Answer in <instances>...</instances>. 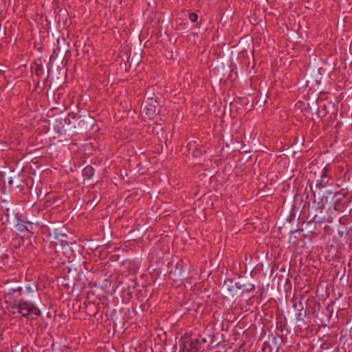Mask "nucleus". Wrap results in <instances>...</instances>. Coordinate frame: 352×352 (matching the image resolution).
I'll return each mask as SVG.
<instances>
[{"instance_id":"nucleus-1","label":"nucleus","mask_w":352,"mask_h":352,"mask_svg":"<svg viewBox=\"0 0 352 352\" xmlns=\"http://www.w3.org/2000/svg\"><path fill=\"white\" fill-rule=\"evenodd\" d=\"M16 306L18 312L24 317L31 316L32 319H34V316H38L41 314L40 310L27 300L21 299L16 302Z\"/></svg>"},{"instance_id":"nucleus-2","label":"nucleus","mask_w":352,"mask_h":352,"mask_svg":"<svg viewBox=\"0 0 352 352\" xmlns=\"http://www.w3.org/2000/svg\"><path fill=\"white\" fill-rule=\"evenodd\" d=\"M160 107L158 105V103L156 100H154L152 98H148L147 100H146L142 106V113H145V115L149 119H154L160 113Z\"/></svg>"},{"instance_id":"nucleus-3","label":"nucleus","mask_w":352,"mask_h":352,"mask_svg":"<svg viewBox=\"0 0 352 352\" xmlns=\"http://www.w3.org/2000/svg\"><path fill=\"white\" fill-rule=\"evenodd\" d=\"M181 352H201L200 343L198 340L183 341Z\"/></svg>"},{"instance_id":"nucleus-4","label":"nucleus","mask_w":352,"mask_h":352,"mask_svg":"<svg viewBox=\"0 0 352 352\" xmlns=\"http://www.w3.org/2000/svg\"><path fill=\"white\" fill-rule=\"evenodd\" d=\"M239 292L243 294L250 292L254 289V285L251 283L250 280L243 277H239L237 280Z\"/></svg>"},{"instance_id":"nucleus-5","label":"nucleus","mask_w":352,"mask_h":352,"mask_svg":"<svg viewBox=\"0 0 352 352\" xmlns=\"http://www.w3.org/2000/svg\"><path fill=\"white\" fill-rule=\"evenodd\" d=\"M188 152L189 155H192L195 157H199L201 156L203 153L205 152V150L202 148V146H199V145L196 142H190L188 146Z\"/></svg>"},{"instance_id":"nucleus-6","label":"nucleus","mask_w":352,"mask_h":352,"mask_svg":"<svg viewBox=\"0 0 352 352\" xmlns=\"http://www.w3.org/2000/svg\"><path fill=\"white\" fill-rule=\"evenodd\" d=\"M223 287L224 292L227 295H229L232 293H233V294L239 293L237 281L236 283H233V281L230 279L226 280Z\"/></svg>"},{"instance_id":"nucleus-7","label":"nucleus","mask_w":352,"mask_h":352,"mask_svg":"<svg viewBox=\"0 0 352 352\" xmlns=\"http://www.w3.org/2000/svg\"><path fill=\"white\" fill-rule=\"evenodd\" d=\"M94 174V168L90 166H86L82 170L83 176L86 177L87 179H90Z\"/></svg>"},{"instance_id":"nucleus-8","label":"nucleus","mask_w":352,"mask_h":352,"mask_svg":"<svg viewBox=\"0 0 352 352\" xmlns=\"http://www.w3.org/2000/svg\"><path fill=\"white\" fill-rule=\"evenodd\" d=\"M327 177L324 174L322 175V177H321V179L319 182V186H320V188H324V185L327 182Z\"/></svg>"},{"instance_id":"nucleus-9","label":"nucleus","mask_w":352,"mask_h":352,"mask_svg":"<svg viewBox=\"0 0 352 352\" xmlns=\"http://www.w3.org/2000/svg\"><path fill=\"white\" fill-rule=\"evenodd\" d=\"M189 16V19L192 21V22H195L197 19H198V16L196 13H190L188 14Z\"/></svg>"},{"instance_id":"nucleus-10","label":"nucleus","mask_w":352,"mask_h":352,"mask_svg":"<svg viewBox=\"0 0 352 352\" xmlns=\"http://www.w3.org/2000/svg\"><path fill=\"white\" fill-rule=\"evenodd\" d=\"M302 309L300 311H302ZM304 316H305V314H303L302 313V311H300L299 314H297V316H296V320L297 321H303L304 320V318H303Z\"/></svg>"},{"instance_id":"nucleus-11","label":"nucleus","mask_w":352,"mask_h":352,"mask_svg":"<svg viewBox=\"0 0 352 352\" xmlns=\"http://www.w3.org/2000/svg\"><path fill=\"white\" fill-rule=\"evenodd\" d=\"M87 206L89 207V208H93L94 207V205L92 204V203H89V201L87 203Z\"/></svg>"},{"instance_id":"nucleus-12","label":"nucleus","mask_w":352,"mask_h":352,"mask_svg":"<svg viewBox=\"0 0 352 352\" xmlns=\"http://www.w3.org/2000/svg\"><path fill=\"white\" fill-rule=\"evenodd\" d=\"M22 290V288L21 287H18L16 289H13V292H21Z\"/></svg>"},{"instance_id":"nucleus-13","label":"nucleus","mask_w":352,"mask_h":352,"mask_svg":"<svg viewBox=\"0 0 352 352\" xmlns=\"http://www.w3.org/2000/svg\"><path fill=\"white\" fill-rule=\"evenodd\" d=\"M41 68H37L36 71V74L37 75H39L40 73H41Z\"/></svg>"},{"instance_id":"nucleus-14","label":"nucleus","mask_w":352,"mask_h":352,"mask_svg":"<svg viewBox=\"0 0 352 352\" xmlns=\"http://www.w3.org/2000/svg\"><path fill=\"white\" fill-rule=\"evenodd\" d=\"M318 116H324V114H322L319 109H318Z\"/></svg>"},{"instance_id":"nucleus-15","label":"nucleus","mask_w":352,"mask_h":352,"mask_svg":"<svg viewBox=\"0 0 352 352\" xmlns=\"http://www.w3.org/2000/svg\"><path fill=\"white\" fill-rule=\"evenodd\" d=\"M8 213H9V209H8V208H7V209H6V216H8Z\"/></svg>"},{"instance_id":"nucleus-16","label":"nucleus","mask_w":352,"mask_h":352,"mask_svg":"<svg viewBox=\"0 0 352 352\" xmlns=\"http://www.w3.org/2000/svg\"><path fill=\"white\" fill-rule=\"evenodd\" d=\"M98 199H95L94 204V205L95 206L98 203Z\"/></svg>"},{"instance_id":"nucleus-17","label":"nucleus","mask_w":352,"mask_h":352,"mask_svg":"<svg viewBox=\"0 0 352 352\" xmlns=\"http://www.w3.org/2000/svg\"><path fill=\"white\" fill-rule=\"evenodd\" d=\"M26 289H27V291H28V292H29L31 291V288H30V287H26Z\"/></svg>"},{"instance_id":"nucleus-18","label":"nucleus","mask_w":352,"mask_h":352,"mask_svg":"<svg viewBox=\"0 0 352 352\" xmlns=\"http://www.w3.org/2000/svg\"><path fill=\"white\" fill-rule=\"evenodd\" d=\"M339 209V207H337V205H335V210H338Z\"/></svg>"},{"instance_id":"nucleus-19","label":"nucleus","mask_w":352,"mask_h":352,"mask_svg":"<svg viewBox=\"0 0 352 352\" xmlns=\"http://www.w3.org/2000/svg\"><path fill=\"white\" fill-rule=\"evenodd\" d=\"M339 209V207H337V205H335V210H338Z\"/></svg>"},{"instance_id":"nucleus-20","label":"nucleus","mask_w":352,"mask_h":352,"mask_svg":"<svg viewBox=\"0 0 352 352\" xmlns=\"http://www.w3.org/2000/svg\"><path fill=\"white\" fill-rule=\"evenodd\" d=\"M202 341H203L204 342H206V338H204V339L202 340Z\"/></svg>"},{"instance_id":"nucleus-21","label":"nucleus","mask_w":352,"mask_h":352,"mask_svg":"<svg viewBox=\"0 0 352 352\" xmlns=\"http://www.w3.org/2000/svg\"><path fill=\"white\" fill-rule=\"evenodd\" d=\"M89 305H90V306H91V307H94V304H91V303H90V304H89Z\"/></svg>"},{"instance_id":"nucleus-22","label":"nucleus","mask_w":352,"mask_h":352,"mask_svg":"<svg viewBox=\"0 0 352 352\" xmlns=\"http://www.w3.org/2000/svg\"><path fill=\"white\" fill-rule=\"evenodd\" d=\"M350 214H352V209L350 211Z\"/></svg>"}]
</instances>
